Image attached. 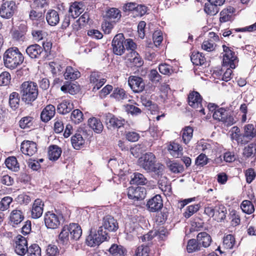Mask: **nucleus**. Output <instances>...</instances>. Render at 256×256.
I'll return each mask as SVG.
<instances>
[{
    "label": "nucleus",
    "instance_id": "obj_13",
    "mask_svg": "<svg viewBox=\"0 0 256 256\" xmlns=\"http://www.w3.org/2000/svg\"><path fill=\"white\" fill-rule=\"evenodd\" d=\"M146 206L148 210L151 212H156L160 210L163 206L162 197L156 194L148 202Z\"/></svg>",
    "mask_w": 256,
    "mask_h": 256
},
{
    "label": "nucleus",
    "instance_id": "obj_18",
    "mask_svg": "<svg viewBox=\"0 0 256 256\" xmlns=\"http://www.w3.org/2000/svg\"><path fill=\"white\" fill-rule=\"evenodd\" d=\"M105 122L108 128H120L123 126L124 120L118 118L112 114L108 113L105 115Z\"/></svg>",
    "mask_w": 256,
    "mask_h": 256
},
{
    "label": "nucleus",
    "instance_id": "obj_49",
    "mask_svg": "<svg viewBox=\"0 0 256 256\" xmlns=\"http://www.w3.org/2000/svg\"><path fill=\"white\" fill-rule=\"evenodd\" d=\"M235 244V238L232 234H228L224 237L223 245L226 249H231Z\"/></svg>",
    "mask_w": 256,
    "mask_h": 256
},
{
    "label": "nucleus",
    "instance_id": "obj_52",
    "mask_svg": "<svg viewBox=\"0 0 256 256\" xmlns=\"http://www.w3.org/2000/svg\"><path fill=\"white\" fill-rule=\"evenodd\" d=\"M76 86L74 84H72L69 82H66L60 88L62 92L65 93H69L71 94H74L76 90L75 88Z\"/></svg>",
    "mask_w": 256,
    "mask_h": 256
},
{
    "label": "nucleus",
    "instance_id": "obj_59",
    "mask_svg": "<svg viewBox=\"0 0 256 256\" xmlns=\"http://www.w3.org/2000/svg\"><path fill=\"white\" fill-rule=\"evenodd\" d=\"M47 6L48 4L46 0H34L32 4V8L38 10L46 9L45 7Z\"/></svg>",
    "mask_w": 256,
    "mask_h": 256
},
{
    "label": "nucleus",
    "instance_id": "obj_20",
    "mask_svg": "<svg viewBox=\"0 0 256 256\" xmlns=\"http://www.w3.org/2000/svg\"><path fill=\"white\" fill-rule=\"evenodd\" d=\"M43 52V48L38 44L29 46L26 49L27 54L32 58H38Z\"/></svg>",
    "mask_w": 256,
    "mask_h": 256
},
{
    "label": "nucleus",
    "instance_id": "obj_61",
    "mask_svg": "<svg viewBox=\"0 0 256 256\" xmlns=\"http://www.w3.org/2000/svg\"><path fill=\"white\" fill-rule=\"evenodd\" d=\"M150 248L147 246H139L136 252V256H149Z\"/></svg>",
    "mask_w": 256,
    "mask_h": 256
},
{
    "label": "nucleus",
    "instance_id": "obj_39",
    "mask_svg": "<svg viewBox=\"0 0 256 256\" xmlns=\"http://www.w3.org/2000/svg\"><path fill=\"white\" fill-rule=\"evenodd\" d=\"M82 4L74 3L69 8V12L71 14V16L74 18L78 17L83 12Z\"/></svg>",
    "mask_w": 256,
    "mask_h": 256
},
{
    "label": "nucleus",
    "instance_id": "obj_22",
    "mask_svg": "<svg viewBox=\"0 0 256 256\" xmlns=\"http://www.w3.org/2000/svg\"><path fill=\"white\" fill-rule=\"evenodd\" d=\"M70 233V236L71 239L78 240L82 234V230L80 226L77 224H70L67 226Z\"/></svg>",
    "mask_w": 256,
    "mask_h": 256
},
{
    "label": "nucleus",
    "instance_id": "obj_14",
    "mask_svg": "<svg viewBox=\"0 0 256 256\" xmlns=\"http://www.w3.org/2000/svg\"><path fill=\"white\" fill-rule=\"evenodd\" d=\"M146 190L143 187H130L128 188V196L129 198L134 200H140L144 198Z\"/></svg>",
    "mask_w": 256,
    "mask_h": 256
},
{
    "label": "nucleus",
    "instance_id": "obj_30",
    "mask_svg": "<svg viewBox=\"0 0 256 256\" xmlns=\"http://www.w3.org/2000/svg\"><path fill=\"white\" fill-rule=\"evenodd\" d=\"M46 9L41 10H32L30 12L29 16L30 20H40V24L42 26L44 22L43 20L44 18V13Z\"/></svg>",
    "mask_w": 256,
    "mask_h": 256
},
{
    "label": "nucleus",
    "instance_id": "obj_8",
    "mask_svg": "<svg viewBox=\"0 0 256 256\" xmlns=\"http://www.w3.org/2000/svg\"><path fill=\"white\" fill-rule=\"evenodd\" d=\"M124 38L122 34H116L112 42L113 52L116 55L121 56L124 54L126 48L124 45Z\"/></svg>",
    "mask_w": 256,
    "mask_h": 256
},
{
    "label": "nucleus",
    "instance_id": "obj_55",
    "mask_svg": "<svg viewBox=\"0 0 256 256\" xmlns=\"http://www.w3.org/2000/svg\"><path fill=\"white\" fill-rule=\"evenodd\" d=\"M110 96L115 98L118 100H124L126 97L125 91L120 88L114 89Z\"/></svg>",
    "mask_w": 256,
    "mask_h": 256
},
{
    "label": "nucleus",
    "instance_id": "obj_46",
    "mask_svg": "<svg viewBox=\"0 0 256 256\" xmlns=\"http://www.w3.org/2000/svg\"><path fill=\"white\" fill-rule=\"evenodd\" d=\"M70 118L74 124H79L83 120L82 112L78 109L74 110L72 112Z\"/></svg>",
    "mask_w": 256,
    "mask_h": 256
},
{
    "label": "nucleus",
    "instance_id": "obj_31",
    "mask_svg": "<svg viewBox=\"0 0 256 256\" xmlns=\"http://www.w3.org/2000/svg\"><path fill=\"white\" fill-rule=\"evenodd\" d=\"M62 154V150L58 146H50L48 148V154L50 160H57Z\"/></svg>",
    "mask_w": 256,
    "mask_h": 256
},
{
    "label": "nucleus",
    "instance_id": "obj_41",
    "mask_svg": "<svg viewBox=\"0 0 256 256\" xmlns=\"http://www.w3.org/2000/svg\"><path fill=\"white\" fill-rule=\"evenodd\" d=\"M6 167L14 172H17L19 170V166L16 158L14 156L7 158L5 160Z\"/></svg>",
    "mask_w": 256,
    "mask_h": 256
},
{
    "label": "nucleus",
    "instance_id": "obj_16",
    "mask_svg": "<svg viewBox=\"0 0 256 256\" xmlns=\"http://www.w3.org/2000/svg\"><path fill=\"white\" fill-rule=\"evenodd\" d=\"M100 227L109 232H115L118 229V225L116 220L112 216H106L103 218L102 225Z\"/></svg>",
    "mask_w": 256,
    "mask_h": 256
},
{
    "label": "nucleus",
    "instance_id": "obj_36",
    "mask_svg": "<svg viewBox=\"0 0 256 256\" xmlns=\"http://www.w3.org/2000/svg\"><path fill=\"white\" fill-rule=\"evenodd\" d=\"M72 146L76 150H80L84 144V140L80 134H76L71 138Z\"/></svg>",
    "mask_w": 256,
    "mask_h": 256
},
{
    "label": "nucleus",
    "instance_id": "obj_54",
    "mask_svg": "<svg viewBox=\"0 0 256 256\" xmlns=\"http://www.w3.org/2000/svg\"><path fill=\"white\" fill-rule=\"evenodd\" d=\"M241 208L242 211L248 214H250L254 212V207L251 202L244 200L241 204Z\"/></svg>",
    "mask_w": 256,
    "mask_h": 256
},
{
    "label": "nucleus",
    "instance_id": "obj_45",
    "mask_svg": "<svg viewBox=\"0 0 256 256\" xmlns=\"http://www.w3.org/2000/svg\"><path fill=\"white\" fill-rule=\"evenodd\" d=\"M204 10L208 14L214 16L218 12L219 8L208 2L205 4Z\"/></svg>",
    "mask_w": 256,
    "mask_h": 256
},
{
    "label": "nucleus",
    "instance_id": "obj_3",
    "mask_svg": "<svg viewBox=\"0 0 256 256\" xmlns=\"http://www.w3.org/2000/svg\"><path fill=\"white\" fill-rule=\"evenodd\" d=\"M22 100L26 104H31L38 98V86L36 83L32 81L24 82L20 87Z\"/></svg>",
    "mask_w": 256,
    "mask_h": 256
},
{
    "label": "nucleus",
    "instance_id": "obj_56",
    "mask_svg": "<svg viewBox=\"0 0 256 256\" xmlns=\"http://www.w3.org/2000/svg\"><path fill=\"white\" fill-rule=\"evenodd\" d=\"M256 151V144L252 143L244 149L243 154L246 158L251 156Z\"/></svg>",
    "mask_w": 256,
    "mask_h": 256
},
{
    "label": "nucleus",
    "instance_id": "obj_51",
    "mask_svg": "<svg viewBox=\"0 0 256 256\" xmlns=\"http://www.w3.org/2000/svg\"><path fill=\"white\" fill-rule=\"evenodd\" d=\"M200 208L199 204H192L188 206L186 212L184 214V216L186 218L190 217L193 214L197 212Z\"/></svg>",
    "mask_w": 256,
    "mask_h": 256
},
{
    "label": "nucleus",
    "instance_id": "obj_43",
    "mask_svg": "<svg viewBox=\"0 0 256 256\" xmlns=\"http://www.w3.org/2000/svg\"><path fill=\"white\" fill-rule=\"evenodd\" d=\"M193 128L192 127L188 126H186L182 130V140L186 144H188L192 139L193 135Z\"/></svg>",
    "mask_w": 256,
    "mask_h": 256
},
{
    "label": "nucleus",
    "instance_id": "obj_11",
    "mask_svg": "<svg viewBox=\"0 0 256 256\" xmlns=\"http://www.w3.org/2000/svg\"><path fill=\"white\" fill-rule=\"evenodd\" d=\"M14 251L18 255L24 256L28 251V242L26 238L18 235L14 240Z\"/></svg>",
    "mask_w": 256,
    "mask_h": 256
},
{
    "label": "nucleus",
    "instance_id": "obj_15",
    "mask_svg": "<svg viewBox=\"0 0 256 256\" xmlns=\"http://www.w3.org/2000/svg\"><path fill=\"white\" fill-rule=\"evenodd\" d=\"M20 150L24 154L28 156H33L38 150L36 143L29 140L24 141L22 143Z\"/></svg>",
    "mask_w": 256,
    "mask_h": 256
},
{
    "label": "nucleus",
    "instance_id": "obj_64",
    "mask_svg": "<svg viewBox=\"0 0 256 256\" xmlns=\"http://www.w3.org/2000/svg\"><path fill=\"white\" fill-rule=\"evenodd\" d=\"M10 75L9 72H4L0 74V85L7 86L10 82Z\"/></svg>",
    "mask_w": 256,
    "mask_h": 256
},
{
    "label": "nucleus",
    "instance_id": "obj_23",
    "mask_svg": "<svg viewBox=\"0 0 256 256\" xmlns=\"http://www.w3.org/2000/svg\"><path fill=\"white\" fill-rule=\"evenodd\" d=\"M10 221L12 224H18L24 219L22 212L18 209L14 210L12 211L10 216Z\"/></svg>",
    "mask_w": 256,
    "mask_h": 256
},
{
    "label": "nucleus",
    "instance_id": "obj_60",
    "mask_svg": "<svg viewBox=\"0 0 256 256\" xmlns=\"http://www.w3.org/2000/svg\"><path fill=\"white\" fill-rule=\"evenodd\" d=\"M126 112L132 115H138L142 112L141 110L133 104H127L125 108Z\"/></svg>",
    "mask_w": 256,
    "mask_h": 256
},
{
    "label": "nucleus",
    "instance_id": "obj_6",
    "mask_svg": "<svg viewBox=\"0 0 256 256\" xmlns=\"http://www.w3.org/2000/svg\"><path fill=\"white\" fill-rule=\"evenodd\" d=\"M62 218V215L48 212L44 215V224L48 228L56 229L60 225Z\"/></svg>",
    "mask_w": 256,
    "mask_h": 256
},
{
    "label": "nucleus",
    "instance_id": "obj_27",
    "mask_svg": "<svg viewBox=\"0 0 256 256\" xmlns=\"http://www.w3.org/2000/svg\"><path fill=\"white\" fill-rule=\"evenodd\" d=\"M74 108L72 104L69 100H64L57 106L58 112L65 114L70 112Z\"/></svg>",
    "mask_w": 256,
    "mask_h": 256
},
{
    "label": "nucleus",
    "instance_id": "obj_19",
    "mask_svg": "<svg viewBox=\"0 0 256 256\" xmlns=\"http://www.w3.org/2000/svg\"><path fill=\"white\" fill-rule=\"evenodd\" d=\"M100 73L98 72H93L90 76V82L94 84L93 90H98L106 82V80L102 78Z\"/></svg>",
    "mask_w": 256,
    "mask_h": 256
},
{
    "label": "nucleus",
    "instance_id": "obj_34",
    "mask_svg": "<svg viewBox=\"0 0 256 256\" xmlns=\"http://www.w3.org/2000/svg\"><path fill=\"white\" fill-rule=\"evenodd\" d=\"M256 130H254V126L252 124H248L244 126V136L246 143L252 138L255 136Z\"/></svg>",
    "mask_w": 256,
    "mask_h": 256
},
{
    "label": "nucleus",
    "instance_id": "obj_10",
    "mask_svg": "<svg viewBox=\"0 0 256 256\" xmlns=\"http://www.w3.org/2000/svg\"><path fill=\"white\" fill-rule=\"evenodd\" d=\"M128 84L133 92L136 93L142 92L145 88L144 80L140 76H130L128 78Z\"/></svg>",
    "mask_w": 256,
    "mask_h": 256
},
{
    "label": "nucleus",
    "instance_id": "obj_40",
    "mask_svg": "<svg viewBox=\"0 0 256 256\" xmlns=\"http://www.w3.org/2000/svg\"><path fill=\"white\" fill-rule=\"evenodd\" d=\"M244 134H240V130L237 126H234L232 128V140H235L238 143L246 144V140H245Z\"/></svg>",
    "mask_w": 256,
    "mask_h": 256
},
{
    "label": "nucleus",
    "instance_id": "obj_32",
    "mask_svg": "<svg viewBox=\"0 0 256 256\" xmlns=\"http://www.w3.org/2000/svg\"><path fill=\"white\" fill-rule=\"evenodd\" d=\"M48 24L50 26H56L60 21L58 14L55 10H50L46 16Z\"/></svg>",
    "mask_w": 256,
    "mask_h": 256
},
{
    "label": "nucleus",
    "instance_id": "obj_63",
    "mask_svg": "<svg viewBox=\"0 0 256 256\" xmlns=\"http://www.w3.org/2000/svg\"><path fill=\"white\" fill-rule=\"evenodd\" d=\"M149 79L154 83H158L161 80L162 76L156 70H150L148 74Z\"/></svg>",
    "mask_w": 256,
    "mask_h": 256
},
{
    "label": "nucleus",
    "instance_id": "obj_37",
    "mask_svg": "<svg viewBox=\"0 0 256 256\" xmlns=\"http://www.w3.org/2000/svg\"><path fill=\"white\" fill-rule=\"evenodd\" d=\"M191 61L194 64L202 66L206 62L205 57L199 52H193L190 56Z\"/></svg>",
    "mask_w": 256,
    "mask_h": 256
},
{
    "label": "nucleus",
    "instance_id": "obj_29",
    "mask_svg": "<svg viewBox=\"0 0 256 256\" xmlns=\"http://www.w3.org/2000/svg\"><path fill=\"white\" fill-rule=\"evenodd\" d=\"M80 74L77 70L70 66H68L66 69L64 74V78L66 80H74L80 77Z\"/></svg>",
    "mask_w": 256,
    "mask_h": 256
},
{
    "label": "nucleus",
    "instance_id": "obj_38",
    "mask_svg": "<svg viewBox=\"0 0 256 256\" xmlns=\"http://www.w3.org/2000/svg\"><path fill=\"white\" fill-rule=\"evenodd\" d=\"M202 246L197 240V239L192 238L188 240L187 244L186 250L188 252L191 253L200 250Z\"/></svg>",
    "mask_w": 256,
    "mask_h": 256
},
{
    "label": "nucleus",
    "instance_id": "obj_7",
    "mask_svg": "<svg viewBox=\"0 0 256 256\" xmlns=\"http://www.w3.org/2000/svg\"><path fill=\"white\" fill-rule=\"evenodd\" d=\"M222 48L225 53L223 56V68L230 66L232 68H236L235 64L237 61L234 52L229 47L225 45H223Z\"/></svg>",
    "mask_w": 256,
    "mask_h": 256
},
{
    "label": "nucleus",
    "instance_id": "obj_5",
    "mask_svg": "<svg viewBox=\"0 0 256 256\" xmlns=\"http://www.w3.org/2000/svg\"><path fill=\"white\" fill-rule=\"evenodd\" d=\"M108 233L104 231L102 227H99L98 230L96 233H91L86 238V244L90 246H98L104 240H106L108 238Z\"/></svg>",
    "mask_w": 256,
    "mask_h": 256
},
{
    "label": "nucleus",
    "instance_id": "obj_48",
    "mask_svg": "<svg viewBox=\"0 0 256 256\" xmlns=\"http://www.w3.org/2000/svg\"><path fill=\"white\" fill-rule=\"evenodd\" d=\"M28 256H42L41 249L37 244H32L29 246L26 252Z\"/></svg>",
    "mask_w": 256,
    "mask_h": 256
},
{
    "label": "nucleus",
    "instance_id": "obj_4",
    "mask_svg": "<svg viewBox=\"0 0 256 256\" xmlns=\"http://www.w3.org/2000/svg\"><path fill=\"white\" fill-rule=\"evenodd\" d=\"M204 212L218 222H222L226 216V209L222 204L208 205L204 208Z\"/></svg>",
    "mask_w": 256,
    "mask_h": 256
},
{
    "label": "nucleus",
    "instance_id": "obj_25",
    "mask_svg": "<svg viewBox=\"0 0 256 256\" xmlns=\"http://www.w3.org/2000/svg\"><path fill=\"white\" fill-rule=\"evenodd\" d=\"M88 124L95 132L100 134L103 130V125L100 120L94 117L90 118L88 120Z\"/></svg>",
    "mask_w": 256,
    "mask_h": 256
},
{
    "label": "nucleus",
    "instance_id": "obj_24",
    "mask_svg": "<svg viewBox=\"0 0 256 256\" xmlns=\"http://www.w3.org/2000/svg\"><path fill=\"white\" fill-rule=\"evenodd\" d=\"M234 11V8L232 6L224 9L220 13V22H226L231 20L232 19V14Z\"/></svg>",
    "mask_w": 256,
    "mask_h": 256
},
{
    "label": "nucleus",
    "instance_id": "obj_33",
    "mask_svg": "<svg viewBox=\"0 0 256 256\" xmlns=\"http://www.w3.org/2000/svg\"><path fill=\"white\" fill-rule=\"evenodd\" d=\"M109 252L112 256H124L126 250L122 246L113 244L109 249Z\"/></svg>",
    "mask_w": 256,
    "mask_h": 256
},
{
    "label": "nucleus",
    "instance_id": "obj_42",
    "mask_svg": "<svg viewBox=\"0 0 256 256\" xmlns=\"http://www.w3.org/2000/svg\"><path fill=\"white\" fill-rule=\"evenodd\" d=\"M20 101V96L18 92H13L10 94L9 96V104L12 108H17L19 106Z\"/></svg>",
    "mask_w": 256,
    "mask_h": 256
},
{
    "label": "nucleus",
    "instance_id": "obj_58",
    "mask_svg": "<svg viewBox=\"0 0 256 256\" xmlns=\"http://www.w3.org/2000/svg\"><path fill=\"white\" fill-rule=\"evenodd\" d=\"M158 70L161 74L165 75H170L174 72L172 66L166 64H160Z\"/></svg>",
    "mask_w": 256,
    "mask_h": 256
},
{
    "label": "nucleus",
    "instance_id": "obj_28",
    "mask_svg": "<svg viewBox=\"0 0 256 256\" xmlns=\"http://www.w3.org/2000/svg\"><path fill=\"white\" fill-rule=\"evenodd\" d=\"M168 150L174 157L178 158L182 154V148L178 144L175 142L170 143L168 146Z\"/></svg>",
    "mask_w": 256,
    "mask_h": 256
},
{
    "label": "nucleus",
    "instance_id": "obj_9",
    "mask_svg": "<svg viewBox=\"0 0 256 256\" xmlns=\"http://www.w3.org/2000/svg\"><path fill=\"white\" fill-rule=\"evenodd\" d=\"M16 6L14 1H6L0 8V16L4 18H12L16 10Z\"/></svg>",
    "mask_w": 256,
    "mask_h": 256
},
{
    "label": "nucleus",
    "instance_id": "obj_53",
    "mask_svg": "<svg viewBox=\"0 0 256 256\" xmlns=\"http://www.w3.org/2000/svg\"><path fill=\"white\" fill-rule=\"evenodd\" d=\"M32 124V118L30 116L24 117L19 122L20 126L23 129L31 128Z\"/></svg>",
    "mask_w": 256,
    "mask_h": 256
},
{
    "label": "nucleus",
    "instance_id": "obj_62",
    "mask_svg": "<svg viewBox=\"0 0 256 256\" xmlns=\"http://www.w3.org/2000/svg\"><path fill=\"white\" fill-rule=\"evenodd\" d=\"M226 115V110L223 108H220L216 110L213 114V118L219 121H223Z\"/></svg>",
    "mask_w": 256,
    "mask_h": 256
},
{
    "label": "nucleus",
    "instance_id": "obj_44",
    "mask_svg": "<svg viewBox=\"0 0 256 256\" xmlns=\"http://www.w3.org/2000/svg\"><path fill=\"white\" fill-rule=\"evenodd\" d=\"M169 170L174 173L178 174L183 172L184 168L182 165L174 162L170 161L166 164Z\"/></svg>",
    "mask_w": 256,
    "mask_h": 256
},
{
    "label": "nucleus",
    "instance_id": "obj_21",
    "mask_svg": "<svg viewBox=\"0 0 256 256\" xmlns=\"http://www.w3.org/2000/svg\"><path fill=\"white\" fill-rule=\"evenodd\" d=\"M56 108L52 104L48 105L42 111L40 118L42 121H49L55 114Z\"/></svg>",
    "mask_w": 256,
    "mask_h": 256
},
{
    "label": "nucleus",
    "instance_id": "obj_2",
    "mask_svg": "<svg viewBox=\"0 0 256 256\" xmlns=\"http://www.w3.org/2000/svg\"><path fill=\"white\" fill-rule=\"evenodd\" d=\"M3 60L6 68L14 70L22 64L24 56L18 48L12 47L4 52Z\"/></svg>",
    "mask_w": 256,
    "mask_h": 256
},
{
    "label": "nucleus",
    "instance_id": "obj_35",
    "mask_svg": "<svg viewBox=\"0 0 256 256\" xmlns=\"http://www.w3.org/2000/svg\"><path fill=\"white\" fill-rule=\"evenodd\" d=\"M147 179L142 174L135 172L130 180V184L136 185H144L147 183Z\"/></svg>",
    "mask_w": 256,
    "mask_h": 256
},
{
    "label": "nucleus",
    "instance_id": "obj_57",
    "mask_svg": "<svg viewBox=\"0 0 256 256\" xmlns=\"http://www.w3.org/2000/svg\"><path fill=\"white\" fill-rule=\"evenodd\" d=\"M70 233L66 226H64L59 234V240L62 244H66L68 240Z\"/></svg>",
    "mask_w": 256,
    "mask_h": 256
},
{
    "label": "nucleus",
    "instance_id": "obj_26",
    "mask_svg": "<svg viewBox=\"0 0 256 256\" xmlns=\"http://www.w3.org/2000/svg\"><path fill=\"white\" fill-rule=\"evenodd\" d=\"M196 238L201 246L204 248L209 246L212 242L210 236L206 232H201L198 234Z\"/></svg>",
    "mask_w": 256,
    "mask_h": 256
},
{
    "label": "nucleus",
    "instance_id": "obj_17",
    "mask_svg": "<svg viewBox=\"0 0 256 256\" xmlns=\"http://www.w3.org/2000/svg\"><path fill=\"white\" fill-rule=\"evenodd\" d=\"M44 206V204L40 199L38 198L34 200L31 210L32 218L36 219L42 216L43 213Z\"/></svg>",
    "mask_w": 256,
    "mask_h": 256
},
{
    "label": "nucleus",
    "instance_id": "obj_47",
    "mask_svg": "<svg viewBox=\"0 0 256 256\" xmlns=\"http://www.w3.org/2000/svg\"><path fill=\"white\" fill-rule=\"evenodd\" d=\"M106 16L110 20L120 19L121 17L120 11L116 8H111L106 12Z\"/></svg>",
    "mask_w": 256,
    "mask_h": 256
},
{
    "label": "nucleus",
    "instance_id": "obj_12",
    "mask_svg": "<svg viewBox=\"0 0 256 256\" xmlns=\"http://www.w3.org/2000/svg\"><path fill=\"white\" fill-rule=\"evenodd\" d=\"M188 104L194 108H200L198 111L205 114L204 108H202V98L198 92L195 91L190 92L188 96Z\"/></svg>",
    "mask_w": 256,
    "mask_h": 256
},
{
    "label": "nucleus",
    "instance_id": "obj_1",
    "mask_svg": "<svg viewBox=\"0 0 256 256\" xmlns=\"http://www.w3.org/2000/svg\"><path fill=\"white\" fill-rule=\"evenodd\" d=\"M138 165L148 172H152L160 176L163 173L164 166L156 162V158L152 152H147L140 158Z\"/></svg>",
    "mask_w": 256,
    "mask_h": 256
},
{
    "label": "nucleus",
    "instance_id": "obj_50",
    "mask_svg": "<svg viewBox=\"0 0 256 256\" xmlns=\"http://www.w3.org/2000/svg\"><path fill=\"white\" fill-rule=\"evenodd\" d=\"M13 199L9 196H4L0 200V210L4 211L9 208Z\"/></svg>",
    "mask_w": 256,
    "mask_h": 256
}]
</instances>
